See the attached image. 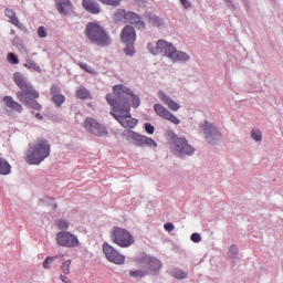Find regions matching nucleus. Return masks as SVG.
I'll use <instances>...</instances> for the list:
<instances>
[{
	"mask_svg": "<svg viewBox=\"0 0 283 283\" xmlns=\"http://www.w3.org/2000/svg\"><path fill=\"white\" fill-rule=\"evenodd\" d=\"M13 81L20 87L21 91L17 92L15 96L20 103L25 105V107H30V109H35V112H41L43 106L36 98H39L40 94L35 91L34 86L28 82L23 74L17 72L13 74Z\"/></svg>",
	"mask_w": 283,
	"mask_h": 283,
	"instance_id": "1",
	"label": "nucleus"
},
{
	"mask_svg": "<svg viewBox=\"0 0 283 283\" xmlns=\"http://www.w3.org/2000/svg\"><path fill=\"white\" fill-rule=\"evenodd\" d=\"M114 96L107 94L106 101L111 106H119L125 108V106L130 107V105L135 108L140 107V97L134 95L132 90L117 85L113 87Z\"/></svg>",
	"mask_w": 283,
	"mask_h": 283,
	"instance_id": "2",
	"label": "nucleus"
},
{
	"mask_svg": "<svg viewBox=\"0 0 283 283\" xmlns=\"http://www.w3.org/2000/svg\"><path fill=\"white\" fill-rule=\"evenodd\" d=\"M51 151L50 142L39 138L29 145L24 160L28 165H41L45 158H50Z\"/></svg>",
	"mask_w": 283,
	"mask_h": 283,
	"instance_id": "3",
	"label": "nucleus"
},
{
	"mask_svg": "<svg viewBox=\"0 0 283 283\" xmlns=\"http://www.w3.org/2000/svg\"><path fill=\"white\" fill-rule=\"evenodd\" d=\"M148 50L150 54H154V56H158V54H165L168 56V59H171V61L175 62L189 61V55L187 53L178 51L174 44L165 40L157 41L156 46L148 44Z\"/></svg>",
	"mask_w": 283,
	"mask_h": 283,
	"instance_id": "4",
	"label": "nucleus"
},
{
	"mask_svg": "<svg viewBox=\"0 0 283 283\" xmlns=\"http://www.w3.org/2000/svg\"><path fill=\"white\" fill-rule=\"evenodd\" d=\"M86 36L91 43L99 45V48L112 45V38H109L107 31L98 23L91 22L87 24Z\"/></svg>",
	"mask_w": 283,
	"mask_h": 283,
	"instance_id": "5",
	"label": "nucleus"
},
{
	"mask_svg": "<svg viewBox=\"0 0 283 283\" xmlns=\"http://www.w3.org/2000/svg\"><path fill=\"white\" fill-rule=\"evenodd\" d=\"M111 116H113L122 127H125V129H134V127L138 125V119L132 117V107L129 106H125V108L118 105L113 106Z\"/></svg>",
	"mask_w": 283,
	"mask_h": 283,
	"instance_id": "6",
	"label": "nucleus"
},
{
	"mask_svg": "<svg viewBox=\"0 0 283 283\" xmlns=\"http://www.w3.org/2000/svg\"><path fill=\"white\" fill-rule=\"evenodd\" d=\"M112 242L120 247L122 249H127L132 247L136 240L134 235L130 234L129 230L120 227H114L111 232Z\"/></svg>",
	"mask_w": 283,
	"mask_h": 283,
	"instance_id": "7",
	"label": "nucleus"
},
{
	"mask_svg": "<svg viewBox=\"0 0 283 283\" xmlns=\"http://www.w3.org/2000/svg\"><path fill=\"white\" fill-rule=\"evenodd\" d=\"M84 129L88 132V134H92L93 136H107L108 132L107 128L101 124L98 120L92 117H86L84 123H83Z\"/></svg>",
	"mask_w": 283,
	"mask_h": 283,
	"instance_id": "8",
	"label": "nucleus"
},
{
	"mask_svg": "<svg viewBox=\"0 0 283 283\" xmlns=\"http://www.w3.org/2000/svg\"><path fill=\"white\" fill-rule=\"evenodd\" d=\"M56 242L59 247H64L66 249H76L81 242L76 235L69 231H62L56 234Z\"/></svg>",
	"mask_w": 283,
	"mask_h": 283,
	"instance_id": "9",
	"label": "nucleus"
},
{
	"mask_svg": "<svg viewBox=\"0 0 283 283\" xmlns=\"http://www.w3.org/2000/svg\"><path fill=\"white\" fill-rule=\"evenodd\" d=\"M199 132H201V134H205L206 140L210 145H213V143H216V140L220 138V130H218V128L209 122H205L203 124H201L199 126Z\"/></svg>",
	"mask_w": 283,
	"mask_h": 283,
	"instance_id": "10",
	"label": "nucleus"
},
{
	"mask_svg": "<svg viewBox=\"0 0 283 283\" xmlns=\"http://www.w3.org/2000/svg\"><path fill=\"white\" fill-rule=\"evenodd\" d=\"M103 252L108 262H112L113 264H125V255L120 254V252L115 250L109 243L105 242L103 244Z\"/></svg>",
	"mask_w": 283,
	"mask_h": 283,
	"instance_id": "11",
	"label": "nucleus"
},
{
	"mask_svg": "<svg viewBox=\"0 0 283 283\" xmlns=\"http://www.w3.org/2000/svg\"><path fill=\"white\" fill-rule=\"evenodd\" d=\"M171 143L178 154L180 156H191L193 154L195 149L187 143V139L180 138L178 136H174L171 139Z\"/></svg>",
	"mask_w": 283,
	"mask_h": 283,
	"instance_id": "12",
	"label": "nucleus"
},
{
	"mask_svg": "<svg viewBox=\"0 0 283 283\" xmlns=\"http://www.w3.org/2000/svg\"><path fill=\"white\" fill-rule=\"evenodd\" d=\"M130 138L137 147H150L153 149L158 147V143H156V140L136 132H132Z\"/></svg>",
	"mask_w": 283,
	"mask_h": 283,
	"instance_id": "13",
	"label": "nucleus"
},
{
	"mask_svg": "<svg viewBox=\"0 0 283 283\" xmlns=\"http://www.w3.org/2000/svg\"><path fill=\"white\" fill-rule=\"evenodd\" d=\"M154 111L156 112L157 116H160V118H165V120H169L174 125H180V119H178V117L171 114L169 109L161 104H155Z\"/></svg>",
	"mask_w": 283,
	"mask_h": 283,
	"instance_id": "14",
	"label": "nucleus"
},
{
	"mask_svg": "<svg viewBox=\"0 0 283 283\" xmlns=\"http://www.w3.org/2000/svg\"><path fill=\"white\" fill-rule=\"evenodd\" d=\"M122 41L126 45H134L136 43V30L132 25H126L122 31Z\"/></svg>",
	"mask_w": 283,
	"mask_h": 283,
	"instance_id": "15",
	"label": "nucleus"
},
{
	"mask_svg": "<svg viewBox=\"0 0 283 283\" xmlns=\"http://www.w3.org/2000/svg\"><path fill=\"white\" fill-rule=\"evenodd\" d=\"M158 97L164 105H167V107L171 109V112H178V109H180V104L176 103V101L171 99V97H169L163 91L158 93Z\"/></svg>",
	"mask_w": 283,
	"mask_h": 283,
	"instance_id": "16",
	"label": "nucleus"
},
{
	"mask_svg": "<svg viewBox=\"0 0 283 283\" xmlns=\"http://www.w3.org/2000/svg\"><path fill=\"white\" fill-rule=\"evenodd\" d=\"M52 101L56 107H61L65 103V95L61 94V87L57 85L51 86Z\"/></svg>",
	"mask_w": 283,
	"mask_h": 283,
	"instance_id": "17",
	"label": "nucleus"
},
{
	"mask_svg": "<svg viewBox=\"0 0 283 283\" xmlns=\"http://www.w3.org/2000/svg\"><path fill=\"white\" fill-rule=\"evenodd\" d=\"M144 263L146 265V269L148 271H151L153 273H158V271H160V269L163 268V263H160L158 259L150 256H145Z\"/></svg>",
	"mask_w": 283,
	"mask_h": 283,
	"instance_id": "18",
	"label": "nucleus"
},
{
	"mask_svg": "<svg viewBox=\"0 0 283 283\" xmlns=\"http://www.w3.org/2000/svg\"><path fill=\"white\" fill-rule=\"evenodd\" d=\"M125 21L126 23H132L133 25H136L138 30H145V23L140 21V15H138V13L128 11Z\"/></svg>",
	"mask_w": 283,
	"mask_h": 283,
	"instance_id": "19",
	"label": "nucleus"
},
{
	"mask_svg": "<svg viewBox=\"0 0 283 283\" xmlns=\"http://www.w3.org/2000/svg\"><path fill=\"white\" fill-rule=\"evenodd\" d=\"M56 10L60 14L67 15L72 12L73 7L70 0H55Z\"/></svg>",
	"mask_w": 283,
	"mask_h": 283,
	"instance_id": "20",
	"label": "nucleus"
},
{
	"mask_svg": "<svg viewBox=\"0 0 283 283\" xmlns=\"http://www.w3.org/2000/svg\"><path fill=\"white\" fill-rule=\"evenodd\" d=\"M82 6L91 14H98L101 12V6L94 0H83Z\"/></svg>",
	"mask_w": 283,
	"mask_h": 283,
	"instance_id": "21",
	"label": "nucleus"
},
{
	"mask_svg": "<svg viewBox=\"0 0 283 283\" xmlns=\"http://www.w3.org/2000/svg\"><path fill=\"white\" fill-rule=\"evenodd\" d=\"M3 102L6 107H9V109H13V112H18V114L23 112V106L19 102L14 101L12 96H4Z\"/></svg>",
	"mask_w": 283,
	"mask_h": 283,
	"instance_id": "22",
	"label": "nucleus"
},
{
	"mask_svg": "<svg viewBox=\"0 0 283 283\" xmlns=\"http://www.w3.org/2000/svg\"><path fill=\"white\" fill-rule=\"evenodd\" d=\"M4 14L6 17H8V19H10V23H12L13 25H15L17 28L21 25V23L19 22V18H17V13H14V10L6 9Z\"/></svg>",
	"mask_w": 283,
	"mask_h": 283,
	"instance_id": "23",
	"label": "nucleus"
},
{
	"mask_svg": "<svg viewBox=\"0 0 283 283\" xmlns=\"http://www.w3.org/2000/svg\"><path fill=\"white\" fill-rule=\"evenodd\" d=\"M12 169V166H10V163L6 161V159L0 158V175L1 176H8Z\"/></svg>",
	"mask_w": 283,
	"mask_h": 283,
	"instance_id": "24",
	"label": "nucleus"
},
{
	"mask_svg": "<svg viewBox=\"0 0 283 283\" xmlns=\"http://www.w3.org/2000/svg\"><path fill=\"white\" fill-rule=\"evenodd\" d=\"M76 96L77 98H81L82 101H87L90 98H92V94L90 93V91L87 88H85L84 86H81L77 91H76Z\"/></svg>",
	"mask_w": 283,
	"mask_h": 283,
	"instance_id": "25",
	"label": "nucleus"
},
{
	"mask_svg": "<svg viewBox=\"0 0 283 283\" xmlns=\"http://www.w3.org/2000/svg\"><path fill=\"white\" fill-rule=\"evenodd\" d=\"M149 275V271L147 270H134L129 272V276L135 280H143V277H147Z\"/></svg>",
	"mask_w": 283,
	"mask_h": 283,
	"instance_id": "26",
	"label": "nucleus"
},
{
	"mask_svg": "<svg viewBox=\"0 0 283 283\" xmlns=\"http://www.w3.org/2000/svg\"><path fill=\"white\" fill-rule=\"evenodd\" d=\"M148 23H150V25H155V28H160V25H163L164 22H163V19H160V17L149 14Z\"/></svg>",
	"mask_w": 283,
	"mask_h": 283,
	"instance_id": "27",
	"label": "nucleus"
},
{
	"mask_svg": "<svg viewBox=\"0 0 283 283\" xmlns=\"http://www.w3.org/2000/svg\"><path fill=\"white\" fill-rule=\"evenodd\" d=\"M55 227L60 229V231H65L66 229H70V222L65 219H60L55 221Z\"/></svg>",
	"mask_w": 283,
	"mask_h": 283,
	"instance_id": "28",
	"label": "nucleus"
},
{
	"mask_svg": "<svg viewBox=\"0 0 283 283\" xmlns=\"http://www.w3.org/2000/svg\"><path fill=\"white\" fill-rule=\"evenodd\" d=\"M24 67H28V70H34V72H41V66H39L34 60H27Z\"/></svg>",
	"mask_w": 283,
	"mask_h": 283,
	"instance_id": "29",
	"label": "nucleus"
},
{
	"mask_svg": "<svg viewBox=\"0 0 283 283\" xmlns=\"http://www.w3.org/2000/svg\"><path fill=\"white\" fill-rule=\"evenodd\" d=\"M115 21H124L127 19V11L124 9H118L114 15Z\"/></svg>",
	"mask_w": 283,
	"mask_h": 283,
	"instance_id": "30",
	"label": "nucleus"
},
{
	"mask_svg": "<svg viewBox=\"0 0 283 283\" xmlns=\"http://www.w3.org/2000/svg\"><path fill=\"white\" fill-rule=\"evenodd\" d=\"M81 70H83L84 72H87L88 74H93L96 75V70L92 66H88L87 64L80 62L78 63Z\"/></svg>",
	"mask_w": 283,
	"mask_h": 283,
	"instance_id": "31",
	"label": "nucleus"
},
{
	"mask_svg": "<svg viewBox=\"0 0 283 283\" xmlns=\"http://www.w3.org/2000/svg\"><path fill=\"white\" fill-rule=\"evenodd\" d=\"M99 3H104L105 6H113V8H118L123 0H98Z\"/></svg>",
	"mask_w": 283,
	"mask_h": 283,
	"instance_id": "32",
	"label": "nucleus"
},
{
	"mask_svg": "<svg viewBox=\"0 0 283 283\" xmlns=\"http://www.w3.org/2000/svg\"><path fill=\"white\" fill-rule=\"evenodd\" d=\"M172 277H176L177 280H185L187 277V273L182 270H175L172 272Z\"/></svg>",
	"mask_w": 283,
	"mask_h": 283,
	"instance_id": "33",
	"label": "nucleus"
},
{
	"mask_svg": "<svg viewBox=\"0 0 283 283\" xmlns=\"http://www.w3.org/2000/svg\"><path fill=\"white\" fill-rule=\"evenodd\" d=\"M251 138H253V140H255L256 143H260L262 140V132L258 129H252Z\"/></svg>",
	"mask_w": 283,
	"mask_h": 283,
	"instance_id": "34",
	"label": "nucleus"
},
{
	"mask_svg": "<svg viewBox=\"0 0 283 283\" xmlns=\"http://www.w3.org/2000/svg\"><path fill=\"white\" fill-rule=\"evenodd\" d=\"M8 61L11 63V65H19V57L14 53L8 54Z\"/></svg>",
	"mask_w": 283,
	"mask_h": 283,
	"instance_id": "35",
	"label": "nucleus"
},
{
	"mask_svg": "<svg viewBox=\"0 0 283 283\" xmlns=\"http://www.w3.org/2000/svg\"><path fill=\"white\" fill-rule=\"evenodd\" d=\"M72 265V261L67 260L62 264V271L64 275H70V266Z\"/></svg>",
	"mask_w": 283,
	"mask_h": 283,
	"instance_id": "36",
	"label": "nucleus"
},
{
	"mask_svg": "<svg viewBox=\"0 0 283 283\" xmlns=\"http://www.w3.org/2000/svg\"><path fill=\"white\" fill-rule=\"evenodd\" d=\"M127 45L128 46L126 49H124L126 56H134V54L136 53V51L134 49V44H127Z\"/></svg>",
	"mask_w": 283,
	"mask_h": 283,
	"instance_id": "37",
	"label": "nucleus"
},
{
	"mask_svg": "<svg viewBox=\"0 0 283 283\" xmlns=\"http://www.w3.org/2000/svg\"><path fill=\"white\" fill-rule=\"evenodd\" d=\"M56 258H59V256H49V258H46L43 262V268L49 269L50 264H52V262H54V260H56Z\"/></svg>",
	"mask_w": 283,
	"mask_h": 283,
	"instance_id": "38",
	"label": "nucleus"
},
{
	"mask_svg": "<svg viewBox=\"0 0 283 283\" xmlns=\"http://www.w3.org/2000/svg\"><path fill=\"white\" fill-rule=\"evenodd\" d=\"M145 130L147 132V134H154V132H156V127H154V125L149 124V123H146L145 124Z\"/></svg>",
	"mask_w": 283,
	"mask_h": 283,
	"instance_id": "39",
	"label": "nucleus"
},
{
	"mask_svg": "<svg viewBox=\"0 0 283 283\" xmlns=\"http://www.w3.org/2000/svg\"><path fill=\"white\" fill-rule=\"evenodd\" d=\"M38 34H39V36H41L42 39H45V36H48V30H45L44 27H40V28L38 29Z\"/></svg>",
	"mask_w": 283,
	"mask_h": 283,
	"instance_id": "40",
	"label": "nucleus"
},
{
	"mask_svg": "<svg viewBox=\"0 0 283 283\" xmlns=\"http://www.w3.org/2000/svg\"><path fill=\"white\" fill-rule=\"evenodd\" d=\"M229 253L230 255H232V258H235V255H238V245H231L229 249Z\"/></svg>",
	"mask_w": 283,
	"mask_h": 283,
	"instance_id": "41",
	"label": "nucleus"
},
{
	"mask_svg": "<svg viewBox=\"0 0 283 283\" xmlns=\"http://www.w3.org/2000/svg\"><path fill=\"white\" fill-rule=\"evenodd\" d=\"M190 239H191L192 242L198 243L202 240V237H200V234H198V233H192Z\"/></svg>",
	"mask_w": 283,
	"mask_h": 283,
	"instance_id": "42",
	"label": "nucleus"
},
{
	"mask_svg": "<svg viewBox=\"0 0 283 283\" xmlns=\"http://www.w3.org/2000/svg\"><path fill=\"white\" fill-rule=\"evenodd\" d=\"M165 231H168V233H171V231H174V229H176V227L174 226V223H166L164 226Z\"/></svg>",
	"mask_w": 283,
	"mask_h": 283,
	"instance_id": "43",
	"label": "nucleus"
},
{
	"mask_svg": "<svg viewBox=\"0 0 283 283\" xmlns=\"http://www.w3.org/2000/svg\"><path fill=\"white\" fill-rule=\"evenodd\" d=\"M181 6H184V8H186V10H189V8H191V2H189L188 0H180Z\"/></svg>",
	"mask_w": 283,
	"mask_h": 283,
	"instance_id": "44",
	"label": "nucleus"
},
{
	"mask_svg": "<svg viewBox=\"0 0 283 283\" xmlns=\"http://www.w3.org/2000/svg\"><path fill=\"white\" fill-rule=\"evenodd\" d=\"M60 280H62V282H65V283H70V279H67L65 275L61 274L60 275Z\"/></svg>",
	"mask_w": 283,
	"mask_h": 283,
	"instance_id": "45",
	"label": "nucleus"
},
{
	"mask_svg": "<svg viewBox=\"0 0 283 283\" xmlns=\"http://www.w3.org/2000/svg\"><path fill=\"white\" fill-rule=\"evenodd\" d=\"M35 118H38V120H43V115H41V113H36Z\"/></svg>",
	"mask_w": 283,
	"mask_h": 283,
	"instance_id": "46",
	"label": "nucleus"
},
{
	"mask_svg": "<svg viewBox=\"0 0 283 283\" xmlns=\"http://www.w3.org/2000/svg\"><path fill=\"white\" fill-rule=\"evenodd\" d=\"M229 8H231L232 10H235V6L234 4H230Z\"/></svg>",
	"mask_w": 283,
	"mask_h": 283,
	"instance_id": "47",
	"label": "nucleus"
},
{
	"mask_svg": "<svg viewBox=\"0 0 283 283\" xmlns=\"http://www.w3.org/2000/svg\"><path fill=\"white\" fill-rule=\"evenodd\" d=\"M227 3H233L232 0H224Z\"/></svg>",
	"mask_w": 283,
	"mask_h": 283,
	"instance_id": "48",
	"label": "nucleus"
}]
</instances>
